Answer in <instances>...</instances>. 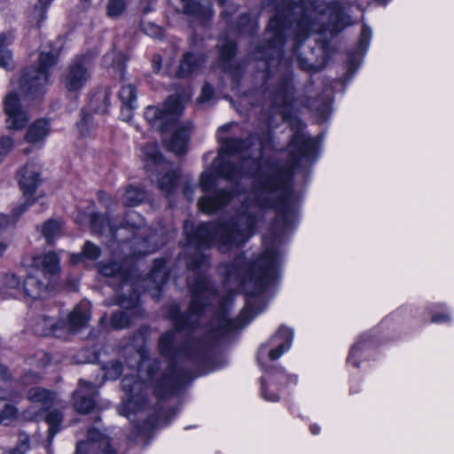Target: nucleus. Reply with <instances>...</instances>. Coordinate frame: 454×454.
I'll list each match as a JSON object with an SVG mask.
<instances>
[{"label": "nucleus", "instance_id": "obj_1", "mask_svg": "<svg viewBox=\"0 0 454 454\" xmlns=\"http://www.w3.org/2000/svg\"><path fill=\"white\" fill-rule=\"evenodd\" d=\"M305 167L213 166L228 181L254 176L252 192L227 221L196 227L184 222L186 266L195 275L188 281L192 299L186 312L177 304L168 309L174 328L158 340L166 361L128 351L127 367L139 372V379L121 380L129 410L145 407L147 385L159 398L177 393L193 379L177 365L179 360L203 362L211 340L246 326L263 311L266 293L279 277L282 235L294 220L293 168Z\"/></svg>", "mask_w": 454, "mask_h": 454}, {"label": "nucleus", "instance_id": "obj_2", "mask_svg": "<svg viewBox=\"0 0 454 454\" xmlns=\"http://www.w3.org/2000/svg\"><path fill=\"white\" fill-rule=\"evenodd\" d=\"M275 4L276 14L270 18L266 31V44L259 46L254 54L257 60L264 62V71L270 72L275 60L281 62L283 45L287 37H294L293 54L297 58L301 69L317 73L324 67L315 51L309 48L301 51V44L312 32L329 31L337 34L348 26L350 17L339 2L325 0H263Z\"/></svg>", "mask_w": 454, "mask_h": 454}, {"label": "nucleus", "instance_id": "obj_3", "mask_svg": "<svg viewBox=\"0 0 454 454\" xmlns=\"http://www.w3.org/2000/svg\"><path fill=\"white\" fill-rule=\"evenodd\" d=\"M90 223L93 232L98 235H106L120 244L130 242L129 254L134 256L153 253L163 244L135 211H129L119 225L108 215L99 214L92 215Z\"/></svg>", "mask_w": 454, "mask_h": 454}, {"label": "nucleus", "instance_id": "obj_4", "mask_svg": "<svg viewBox=\"0 0 454 454\" xmlns=\"http://www.w3.org/2000/svg\"><path fill=\"white\" fill-rule=\"evenodd\" d=\"M56 63L57 55L42 51L39 56V66L26 68L20 78L19 87L21 93L29 99L43 95L48 84L49 69Z\"/></svg>", "mask_w": 454, "mask_h": 454}, {"label": "nucleus", "instance_id": "obj_5", "mask_svg": "<svg viewBox=\"0 0 454 454\" xmlns=\"http://www.w3.org/2000/svg\"><path fill=\"white\" fill-rule=\"evenodd\" d=\"M98 271L102 276L113 278V281H109V285L115 287L114 292L118 305L124 309H131L136 306L138 293L129 281L128 273L122 270L119 262L100 264Z\"/></svg>", "mask_w": 454, "mask_h": 454}, {"label": "nucleus", "instance_id": "obj_6", "mask_svg": "<svg viewBox=\"0 0 454 454\" xmlns=\"http://www.w3.org/2000/svg\"><path fill=\"white\" fill-rule=\"evenodd\" d=\"M125 61L126 57L121 52L106 54L103 57V63L106 67H115L120 72V80L122 83L119 91V98L121 103V116L123 121H129L132 118L133 111L137 107V98L136 85L125 82Z\"/></svg>", "mask_w": 454, "mask_h": 454}, {"label": "nucleus", "instance_id": "obj_7", "mask_svg": "<svg viewBox=\"0 0 454 454\" xmlns=\"http://www.w3.org/2000/svg\"><path fill=\"white\" fill-rule=\"evenodd\" d=\"M184 106L176 96H170L166 100L162 109L157 106H148L145 112V117L152 127L164 133L178 121Z\"/></svg>", "mask_w": 454, "mask_h": 454}, {"label": "nucleus", "instance_id": "obj_8", "mask_svg": "<svg viewBox=\"0 0 454 454\" xmlns=\"http://www.w3.org/2000/svg\"><path fill=\"white\" fill-rule=\"evenodd\" d=\"M200 187L207 194L199 200L198 207L200 210L207 214H212L225 207L236 196L235 193L223 189L211 192L215 187V178L209 172H203L200 175ZM237 196L240 195L237 194Z\"/></svg>", "mask_w": 454, "mask_h": 454}, {"label": "nucleus", "instance_id": "obj_9", "mask_svg": "<svg viewBox=\"0 0 454 454\" xmlns=\"http://www.w3.org/2000/svg\"><path fill=\"white\" fill-rule=\"evenodd\" d=\"M92 58L90 53L77 56L68 65L63 76L67 91H78L85 86L90 78V64Z\"/></svg>", "mask_w": 454, "mask_h": 454}, {"label": "nucleus", "instance_id": "obj_10", "mask_svg": "<svg viewBox=\"0 0 454 454\" xmlns=\"http://www.w3.org/2000/svg\"><path fill=\"white\" fill-rule=\"evenodd\" d=\"M19 185L23 194L27 197L24 204L15 207L12 211L14 220H18L32 204L35 203V200L31 199L30 196L34 194L38 185L41 183L39 168L32 163L26 164L19 171Z\"/></svg>", "mask_w": 454, "mask_h": 454}, {"label": "nucleus", "instance_id": "obj_11", "mask_svg": "<svg viewBox=\"0 0 454 454\" xmlns=\"http://www.w3.org/2000/svg\"><path fill=\"white\" fill-rule=\"evenodd\" d=\"M74 454H117V452L106 434L96 427H90L87 431V439L77 442Z\"/></svg>", "mask_w": 454, "mask_h": 454}, {"label": "nucleus", "instance_id": "obj_12", "mask_svg": "<svg viewBox=\"0 0 454 454\" xmlns=\"http://www.w3.org/2000/svg\"><path fill=\"white\" fill-rule=\"evenodd\" d=\"M4 113L6 114V128L12 130L23 129L27 121V112L22 108L17 94L11 92L4 99Z\"/></svg>", "mask_w": 454, "mask_h": 454}, {"label": "nucleus", "instance_id": "obj_13", "mask_svg": "<svg viewBox=\"0 0 454 454\" xmlns=\"http://www.w3.org/2000/svg\"><path fill=\"white\" fill-rule=\"evenodd\" d=\"M292 76L288 74L279 82L272 95V105L280 109L283 118H288L290 109L294 101V89L292 83Z\"/></svg>", "mask_w": 454, "mask_h": 454}, {"label": "nucleus", "instance_id": "obj_14", "mask_svg": "<svg viewBox=\"0 0 454 454\" xmlns=\"http://www.w3.org/2000/svg\"><path fill=\"white\" fill-rule=\"evenodd\" d=\"M51 279L37 268H29L23 281V294L33 300L43 297L48 292Z\"/></svg>", "mask_w": 454, "mask_h": 454}, {"label": "nucleus", "instance_id": "obj_15", "mask_svg": "<svg viewBox=\"0 0 454 454\" xmlns=\"http://www.w3.org/2000/svg\"><path fill=\"white\" fill-rule=\"evenodd\" d=\"M97 387L83 380H79V387L74 393V406L77 412L86 414L91 411L97 403Z\"/></svg>", "mask_w": 454, "mask_h": 454}, {"label": "nucleus", "instance_id": "obj_16", "mask_svg": "<svg viewBox=\"0 0 454 454\" xmlns=\"http://www.w3.org/2000/svg\"><path fill=\"white\" fill-rule=\"evenodd\" d=\"M174 130L171 133L170 137L167 138L166 137L163 138L164 144L167 148L173 152L176 155L184 154L187 151V145L190 138V134L192 131V123L190 121H186L181 124H176L170 129Z\"/></svg>", "mask_w": 454, "mask_h": 454}, {"label": "nucleus", "instance_id": "obj_17", "mask_svg": "<svg viewBox=\"0 0 454 454\" xmlns=\"http://www.w3.org/2000/svg\"><path fill=\"white\" fill-rule=\"evenodd\" d=\"M90 320L87 303H81L68 315L67 319H60L61 330L67 333L75 332L83 327Z\"/></svg>", "mask_w": 454, "mask_h": 454}, {"label": "nucleus", "instance_id": "obj_18", "mask_svg": "<svg viewBox=\"0 0 454 454\" xmlns=\"http://www.w3.org/2000/svg\"><path fill=\"white\" fill-rule=\"evenodd\" d=\"M206 61L203 53L186 52L180 59L176 74L179 78H185L199 71Z\"/></svg>", "mask_w": 454, "mask_h": 454}, {"label": "nucleus", "instance_id": "obj_19", "mask_svg": "<svg viewBox=\"0 0 454 454\" xmlns=\"http://www.w3.org/2000/svg\"><path fill=\"white\" fill-rule=\"evenodd\" d=\"M31 268H37L46 275L49 279L56 276L60 271L59 258L55 252L35 256L33 258Z\"/></svg>", "mask_w": 454, "mask_h": 454}, {"label": "nucleus", "instance_id": "obj_20", "mask_svg": "<svg viewBox=\"0 0 454 454\" xmlns=\"http://www.w3.org/2000/svg\"><path fill=\"white\" fill-rule=\"evenodd\" d=\"M294 339V332L286 326H281L271 338L272 344H278L277 348L269 351V356L271 360L279 358L286 351H287Z\"/></svg>", "mask_w": 454, "mask_h": 454}, {"label": "nucleus", "instance_id": "obj_21", "mask_svg": "<svg viewBox=\"0 0 454 454\" xmlns=\"http://www.w3.org/2000/svg\"><path fill=\"white\" fill-rule=\"evenodd\" d=\"M143 154L147 171H153L154 168L156 169L160 168L161 170L168 169V162L163 159L154 144H147L145 145Z\"/></svg>", "mask_w": 454, "mask_h": 454}, {"label": "nucleus", "instance_id": "obj_22", "mask_svg": "<svg viewBox=\"0 0 454 454\" xmlns=\"http://www.w3.org/2000/svg\"><path fill=\"white\" fill-rule=\"evenodd\" d=\"M34 331L38 335H55L60 337L59 333L61 330L60 319L57 320L51 316H41L34 326Z\"/></svg>", "mask_w": 454, "mask_h": 454}, {"label": "nucleus", "instance_id": "obj_23", "mask_svg": "<svg viewBox=\"0 0 454 454\" xmlns=\"http://www.w3.org/2000/svg\"><path fill=\"white\" fill-rule=\"evenodd\" d=\"M50 132V124L46 120H36L27 130L26 141L30 144L43 142Z\"/></svg>", "mask_w": 454, "mask_h": 454}, {"label": "nucleus", "instance_id": "obj_24", "mask_svg": "<svg viewBox=\"0 0 454 454\" xmlns=\"http://www.w3.org/2000/svg\"><path fill=\"white\" fill-rule=\"evenodd\" d=\"M179 177L178 171L174 169L168 170L158 179L157 186L166 197L171 198L176 191Z\"/></svg>", "mask_w": 454, "mask_h": 454}, {"label": "nucleus", "instance_id": "obj_25", "mask_svg": "<svg viewBox=\"0 0 454 454\" xmlns=\"http://www.w3.org/2000/svg\"><path fill=\"white\" fill-rule=\"evenodd\" d=\"M184 11L186 14L192 15L203 22H207L213 16L211 5H203L194 0H183Z\"/></svg>", "mask_w": 454, "mask_h": 454}, {"label": "nucleus", "instance_id": "obj_26", "mask_svg": "<svg viewBox=\"0 0 454 454\" xmlns=\"http://www.w3.org/2000/svg\"><path fill=\"white\" fill-rule=\"evenodd\" d=\"M168 279V270L166 269V260L162 258L155 259L153 266L149 274V280L153 284V288L157 293Z\"/></svg>", "mask_w": 454, "mask_h": 454}, {"label": "nucleus", "instance_id": "obj_27", "mask_svg": "<svg viewBox=\"0 0 454 454\" xmlns=\"http://www.w3.org/2000/svg\"><path fill=\"white\" fill-rule=\"evenodd\" d=\"M146 198V192L145 190L129 186L125 192L122 194V204L126 207H136L142 203Z\"/></svg>", "mask_w": 454, "mask_h": 454}, {"label": "nucleus", "instance_id": "obj_28", "mask_svg": "<svg viewBox=\"0 0 454 454\" xmlns=\"http://www.w3.org/2000/svg\"><path fill=\"white\" fill-rule=\"evenodd\" d=\"M52 0H38L35 4L33 11L28 16V22L31 26L40 27L41 24L46 19V11Z\"/></svg>", "mask_w": 454, "mask_h": 454}, {"label": "nucleus", "instance_id": "obj_29", "mask_svg": "<svg viewBox=\"0 0 454 454\" xmlns=\"http://www.w3.org/2000/svg\"><path fill=\"white\" fill-rule=\"evenodd\" d=\"M110 94L107 90L100 91L93 95L90 102V108L92 112L100 114L107 113Z\"/></svg>", "mask_w": 454, "mask_h": 454}, {"label": "nucleus", "instance_id": "obj_30", "mask_svg": "<svg viewBox=\"0 0 454 454\" xmlns=\"http://www.w3.org/2000/svg\"><path fill=\"white\" fill-rule=\"evenodd\" d=\"M3 285L12 297L18 298L23 294V286L20 287V279L13 274H6L4 277Z\"/></svg>", "mask_w": 454, "mask_h": 454}, {"label": "nucleus", "instance_id": "obj_31", "mask_svg": "<svg viewBox=\"0 0 454 454\" xmlns=\"http://www.w3.org/2000/svg\"><path fill=\"white\" fill-rule=\"evenodd\" d=\"M60 229V223L53 219H50L43 224L42 234L48 244H51L59 236Z\"/></svg>", "mask_w": 454, "mask_h": 454}, {"label": "nucleus", "instance_id": "obj_32", "mask_svg": "<svg viewBox=\"0 0 454 454\" xmlns=\"http://www.w3.org/2000/svg\"><path fill=\"white\" fill-rule=\"evenodd\" d=\"M28 398L34 403L50 404L53 400V393L41 387H32L28 391Z\"/></svg>", "mask_w": 454, "mask_h": 454}, {"label": "nucleus", "instance_id": "obj_33", "mask_svg": "<svg viewBox=\"0 0 454 454\" xmlns=\"http://www.w3.org/2000/svg\"><path fill=\"white\" fill-rule=\"evenodd\" d=\"M101 251L98 247L91 243L90 241H86L82 254L73 255L71 258L72 263H77L81 258L86 257L90 260H96L100 256Z\"/></svg>", "mask_w": 454, "mask_h": 454}, {"label": "nucleus", "instance_id": "obj_34", "mask_svg": "<svg viewBox=\"0 0 454 454\" xmlns=\"http://www.w3.org/2000/svg\"><path fill=\"white\" fill-rule=\"evenodd\" d=\"M63 420V415L60 411L53 410L46 416V422L49 425V437L53 438L60 430V424Z\"/></svg>", "mask_w": 454, "mask_h": 454}, {"label": "nucleus", "instance_id": "obj_35", "mask_svg": "<svg viewBox=\"0 0 454 454\" xmlns=\"http://www.w3.org/2000/svg\"><path fill=\"white\" fill-rule=\"evenodd\" d=\"M102 369L105 372L106 379L115 380L121 376L123 371V365L120 361L114 360L104 365Z\"/></svg>", "mask_w": 454, "mask_h": 454}, {"label": "nucleus", "instance_id": "obj_36", "mask_svg": "<svg viewBox=\"0 0 454 454\" xmlns=\"http://www.w3.org/2000/svg\"><path fill=\"white\" fill-rule=\"evenodd\" d=\"M30 449L29 437L27 434H19L18 443L15 447L5 450L3 454H25Z\"/></svg>", "mask_w": 454, "mask_h": 454}, {"label": "nucleus", "instance_id": "obj_37", "mask_svg": "<svg viewBox=\"0 0 454 454\" xmlns=\"http://www.w3.org/2000/svg\"><path fill=\"white\" fill-rule=\"evenodd\" d=\"M236 44L233 41L226 40L220 45V58L223 61L230 60L235 54Z\"/></svg>", "mask_w": 454, "mask_h": 454}, {"label": "nucleus", "instance_id": "obj_38", "mask_svg": "<svg viewBox=\"0 0 454 454\" xmlns=\"http://www.w3.org/2000/svg\"><path fill=\"white\" fill-rule=\"evenodd\" d=\"M111 324L114 329H123L129 326V318L125 312L119 311L113 314Z\"/></svg>", "mask_w": 454, "mask_h": 454}, {"label": "nucleus", "instance_id": "obj_39", "mask_svg": "<svg viewBox=\"0 0 454 454\" xmlns=\"http://www.w3.org/2000/svg\"><path fill=\"white\" fill-rule=\"evenodd\" d=\"M17 409L12 404H5L4 409L0 411V425H8L9 422L16 416Z\"/></svg>", "mask_w": 454, "mask_h": 454}, {"label": "nucleus", "instance_id": "obj_40", "mask_svg": "<svg viewBox=\"0 0 454 454\" xmlns=\"http://www.w3.org/2000/svg\"><path fill=\"white\" fill-rule=\"evenodd\" d=\"M125 8L123 0H109L107 4V14L110 17L119 16Z\"/></svg>", "mask_w": 454, "mask_h": 454}, {"label": "nucleus", "instance_id": "obj_41", "mask_svg": "<svg viewBox=\"0 0 454 454\" xmlns=\"http://www.w3.org/2000/svg\"><path fill=\"white\" fill-rule=\"evenodd\" d=\"M93 118L92 116L84 111H82V119L81 121L78 123V129L82 135L85 136L87 135L89 129L93 128Z\"/></svg>", "mask_w": 454, "mask_h": 454}, {"label": "nucleus", "instance_id": "obj_42", "mask_svg": "<svg viewBox=\"0 0 454 454\" xmlns=\"http://www.w3.org/2000/svg\"><path fill=\"white\" fill-rule=\"evenodd\" d=\"M214 94V88L208 82H205L201 89L200 96L197 100L200 104L207 103L213 98Z\"/></svg>", "mask_w": 454, "mask_h": 454}, {"label": "nucleus", "instance_id": "obj_43", "mask_svg": "<svg viewBox=\"0 0 454 454\" xmlns=\"http://www.w3.org/2000/svg\"><path fill=\"white\" fill-rule=\"evenodd\" d=\"M371 37H372L371 28L366 26H364L362 32H361L359 43H358V47L362 51H365L367 50V48L369 47Z\"/></svg>", "mask_w": 454, "mask_h": 454}, {"label": "nucleus", "instance_id": "obj_44", "mask_svg": "<svg viewBox=\"0 0 454 454\" xmlns=\"http://www.w3.org/2000/svg\"><path fill=\"white\" fill-rule=\"evenodd\" d=\"M42 378L43 376L39 372L29 370L23 374L21 380L24 385H31L38 383Z\"/></svg>", "mask_w": 454, "mask_h": 454}, {"label": "nucleus", "instance_id": "obj_45", "mask_svg": "<svg viewBox=\"0 0 454 454\" xmlns=\"http://www.w3.org/2000/svg\"><path fill=\"white\" fill-rule=\"evenodd\" d=\"M143 31L152 37L162 36V29L152 23H146L142 25Z\"/></svg>", "mask_w": 454, "mask_h": 454}, {"label": "nucleus", "instance_id": "obj_46", "mask_svg": "<svg viewBox=\"0 0 454 454\" xmlns=\"http://www.w3.org/2000/svg\"><path fill=\"white\" fill-rule=\"evenodd\" d=\"M13 147V141L9 137H3L0 139V154H8Z\"/></svg>", "mask_w": 454, "mask_h": 454}, {"label": "nucleus", "instance_id": "obj_47", "mask_svg": "<svg viewBox=\"0 0 454 454\" xmlns=\"http://www.w3.org/2000/svg\"><path fill=\"white\" fill-rule=\"evenodd\" d=\"M194 190L195 184H193L189 179L185 180L183 184V194L188 201L193 200Z\"/></svg>", "mask_w": 454, "mask_h": 454}, {"label": "nucleus", "instance_id": "obj_48", "mask_svg": "<svg viewBox=\"0 0 454 454\" xmlns=\"http://www.w3.org/2000/svg\"><path fill=\"white\" fill-rule=\"evenodd\" d=\"M12 64V55L8 50H0V67L9 68Z\"/></svg>", "mask_w": 454, "mask_h": 454}, {"label": "nucleus", "instance_id": "obj_49", "mask_svg": "<svg viewBox=\"0 0 454 454\" xmlns=\"http://www.w3.org/2000/svg\"><path fill=\"white\" fill-rule=\"evenodd\" d=\"M162 58L159 54L153 55L152 59V67L154 73H159L161 68Z\"/></svg>", "mask_w": 454, "mask_h": 454}, {"label": "nucleus", "instance_id": "obj_50", "mask_svg": "<svg viewBox=\"0 0 454 454\" xmlns=\"http://www.w3.org/2000/svg\"><path fill=\"white\" fill-rule=\"evenodd\" d=\"M262 395L265 400L275 402L279 399L277 394L268 395V389L264 386L263 380H262Z\"/></svg>", "mask_w": 454, "mask_h": 454}, {"label": "nucleus", "instance_id": "obj_51", "mask_svg": "<svg viewBox=\"0 0 454 454\" xmlns=\"http://www.w3.org/2000/svg\"><path fill=\"white\" fill-rule=\"evenodd\" d=\"M450 317L445 314H437L433 316L432 322L434 323H440V322H447L450 321Z\"/></svg>", "mask_w": 454, "mask_h": 454}, {"label": "nucleus", "instance_id": "obj_52", "mask_svg": "<svg viewBox=\"0 0 454 454\" xmlns=\"http://www.w3.org/2000/svg\"><path fill=\"white\" fill-rule=\"evenodd\" d=\"M9 217L0 214V231L5 229L9 224Z\"/></svg>", "mask_w": 454, "mask_h": 454}, {"label": "nucleus", "instance_id": "obj_53", "mask_svg": "<svg viewBox=\"0 0 454 454\" xmlns=\"http://www.w3.org/2000/svg\"><path fill=\"white\" fill-rule=\"evenodd\" d=\"M9 36L5 34H0V50H6L4 45L8 43Z\"/></svg>", "mask_w": 454, "mask_h": 454}, {"label": "nucleus", "instance_id": "obj_54", "mask_svg": "<svg viewBox=\"0 0 454 454\" xmlns=\"http://www.w3.org/2000/svg\"><path fill=\"white\" fill-rule=\"evenodd\" d=\"M360 350L359 344H356L351 348L350 355L348 356V361L351 362L352 358L358 353Z\"/></svg>", "mask_w": 454, "mask_h": 454}, {"label": "nucleus", "instance_id": "obj_55", "mask_svg": "<svg viewBox=\"0 0 454 454\" xmlns=\"http://www.w3.org/2000/svg\"><path fill=\"white\" fill-rule=\"evenodd\" d=\"M8 372L4 366L0 364V379H7Z\"/></svg>", "mask_w": 454, "mask_h": 454}, {"label": "nucleus", "instance_id": "obj_56", "mask_svg": "<svg viewBox=\"0 0 454 454\" xmlns=\"http://www.w3.org/2000/svg\"><path fill=\"white\" fill-rule=\"evenodd\" d=\"M7 247L8 245L5 242L0 241V256H2L4 254L5 250L7 249Z\"/></svg>", "mask_w": 454, "mask_h": 454}, {"label": "nucleus", "instance_id": "obj_57", "mask_svg": "<svg viewBox=\"0 0 454 454\" xmlns=\"http://www.w3.org/2000/svg\"><path fill=\"white\" fill-rule=\"evenodd\" d=\"M320 431V428L317 425H312L310 427V432L313 434H317Z\"/></svg>", "mask_w": 454, "mask_h": 454}, {"label": "nucleus", "instance_id": "obj_58", "mask_svg": "<svg viewBox=\"0 0 454 454\" xmlns=\"http://www.w3.org/2000/svg\"><path fill=\"white\" fill-rule=\"evenodd\" d=\"M81 4L83 9H87L90 6V0H81Z\"/></svg>", "mask_w": 454, "mask_h": 454}, {"label": "nucleus", "instance_id": "obj_59", "mask_svg": "<svg viewBox=\"0 0 454 454\" xmlns=\"http://www.w3.org/2000/svg\"><path fill=\"white\" fill-rule=\"evenodd\" d=\"M240 21H242V22H243V21H244V22H249V23H250V20H249V18H248V16H247V15H242V16L240 17Z\"/></svg>", "mask_w": 454, "mask_h": 454}, {"label": "nucleus", "instance_id": "obj_60", "mask_svg": "<svg viewBox=\"0 0 454 454\" xmlns=\"http://www.w3.org/2000/svg\"><path fill=\"white\" fill-rule=\"evenodd\" d=\"M379 4L386 5L389 0H376Z\"/></svg>", "mask_w": 454, "mask_h": 454}, {"label": "nucleus", "instance_id": "obj_61", "mask_svg": "<svg viewBox=\"0 0 454 454\" xmlns=\"http://www.w3.org/2000/svg\"><path fill=\"white\" fill-rule=\"evenodd\" d=\"M152 11V8L148 5L144 9V13H147Z\"/></svg>", "mask_w": 454, "mask_h": 454}, {"label": "nucleus", "instance_id": "obj_62", "mask_svg": "<svg viewBox=\"0 0 454 454\" xmlns=\"http://www.w3.org/2000/svg\"><path fill=\"white\" fill-rule=\"evenodd\" d=\"M264 352H266V349H265V348L263 346H262L261 348H260L259 354L261 355V354H262Z\"/></svg>", "mask_w": 454, "mask_h": 454}, {"label": "nucleus", "instance_id": "obj_63", "mask_svg": "<svg viewBox=\"0 0 454 454\" xmlns=\"http://www.w3.org/2000/svg\"><path fill=\"white\" fill-rule=\"evenodd\" d=\"M219 1V4L223 6L224 4H225V0H218Z\"/></svg>", "mask_w": 454, "mask_h": 454}, {"label": "nucleus", "instance_id": "obj_64", "mask_svg": "<svg viewBox=\"0 0 454 454\" xmlns=\"http://www.w3.org/2000/svg\"><path fill=\"white\" fill-rule=\"evenodd\" d=\"M353 364H354L355 366H358V364H357L356 361H355V362H353Z\"/></svg>", "mask_w": 454, "mask_h": 454}]
</instances>
